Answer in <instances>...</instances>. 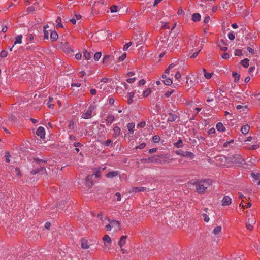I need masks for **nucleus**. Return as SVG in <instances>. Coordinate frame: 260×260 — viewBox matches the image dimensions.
<instances>
[{
  "label": "nucleus",
  "mask_w": 260,
  "mask_h": 260,
  "mask_svg": "<svg viewBox=\"0 0 260 260\" xmlns=\"http://www.w3.org/2000/svg\"><path fill=\"white\" fill-rule=\"evenodd\" d=\"M228 164L231 163L234 166L239 167L245 164V160L239 154H235L230 156L227 158Z\"/></svg>",
  "instance_id": "f257e3e1"
},
{
  "label": "nucleus",
  "mask_w": 260,
  "mask_h": 260,
  "mask_svg": "<svg viewBox=\"0 0 260 260\" xmlns=\"http://www.w3.org/2000/svg\"><path fill=\"white\" fill-rule=\"evenodd\" d=\"M211 181L208 180H202L194 183L196 189L199 193H203L208 187L211 184Z\"/></svg>",
  "instance_id": "f03ea898"
},
{
  "label": "nucleus",
  "mask_w": 260,
  "mask_h": 260,
  "mask_svg": "<svg viewBox=\"0 0 260 260\" xmlns=\"http://www.w3.org/2000/svg\"><path fill=\"white\" fill-rule=\"evenodd\" d=\"M103 240L104 243V245L103 247V250L105 252H108L110 249L109 247L111 244V239L108 235H105L103 238Z\"/></svg>",
  "instance_id": "7ed1b4c3"
},
{
  "label": "nucleus",
  "mask_w": 260,
  "mask_h": 260,
  "mask_svg": "<svg viewBox=\"0 0 260 260\" xmlns=\"http://www.w3.org/2000/svg\"><path fill=\"white\" fill-rule=\"evenodd\" d=\"M94 108L90 107L87 111L83 113L81 116L82 118L85 119H88L91 118L94 114L93 113Z\"/></svg>",
  "instance_id": "20e7f679"
},
{
  "label": "nucleus",
  "mask_w": 260,
  "mask_h": 260,
  "mask_svg": "<svg viewBox=\"0 0 260 260\" xmlns=\"http://www.w3.org/2000/svg\"><path fill=\"white\" fill-rule=\"evenodd\" d=\"M176 153L180 156H182L183 157H189L190 158H193L194 157V155L193 153L191 152L188 151H183L181 150H178L176 151Z\"/></svg>",
  "instance_id": "39448f33"
},
{
  "label": "nucleus",
  "mask_w": 260,
  "mask_h": 260,
  "mask_svg": "<svg viewBox=\"0 0 260 260\" xmlns=\"http://www.w3.org/2000/svg\"><path fill=\"white\" fill-rule=\"evenodd\" d=\"M161 41L166 46H170L172 44V38L169 39V38H167L166 36H164V37L161 38Z\"/></svg>",
  "instance_id": "423d86ee"
},
{
  "label": "nucleus",
  "mask_w": 260,
  "mask_h": 260,
  "mask_svg": "<svg viewBox=\"0 0 260 260\" xmlns=\"http://www.w3.org/2000/svg\"><path fill=\"white\" fill-rule=\"evenodd\" d=\"M232 203L231 198L228 196H225L222 200V205L225 206L229 205Z\"/></svg>",
  "instance_id": "0eeeda50"
},
{
  "label": "nucleus",
  "mask_w": 260,
  "mask_h": 260,
  "mask_svg": "<svg viewBox=\"0 0 260 260\" xmlns=\"http://www.w3.org/2000/svg\"><path fill=\"white\" fill-rule=\"evenodd\" d=\"M36 134L41 138L45 137V132L44 128L42 126H39L36 131Z\"/></svg>",
  "instance_id": "6e6552de"
},
{
  "label": "nucleus",
  "mask_w": 260,
  "mask_h": 260,
  "mask_svg": "<svg viewBox=\"0 0 260 260\" xmlns=\"http://www.w3.org/2000/svg\"><path fill=\"white\" fill-rule=\"evenodd\" d=\"M146 188L144 187H133L130 189L129 192L130 193H136L143 191Z\"/></svg>",
  "instance_id": "1a4fd4ad"
},
{
  "label": "nucleus",
  "mask_w": 260,
  "mask_h": 260,
  "mask_svg": "<svg viewBox=\"0 0 260 260\" xmlns=\"http://www.w3.org/2000/svg\"><path fill=\"white\" fill-rule=\"evenodd\" d=\"M101 176V171L100 170H96L91 176H87L86 177V181H89L93 177L95 178H99Z\"/></svg>",
  "instance_id": "9d476101"
},
{
  "label": "nucleus",
  "mask_w": 260,
  "mask_h": 260,
  "mask_svg": "<svg viewBox=\"0 0 260 260\" xmlns=\"http://www.w3.org/2000/svg\"><path fill=\"white\" fill-rule=\"evenodd\" d=\"M119 175V172L117 171H112V172L107 173L106 175V176L108 178L112 179L114 177L118 176Z\"/></svg>",
  "instance_id": "9b49d317"
},
{
  "label": "nucleus",
  "mask_w": 260,
  "mask_h": 260,
  "mask_svg": "<svg viewBox=\"0 0 260 260\" xmlns=\"http://www.w3.org/2000/svg\"><path fill=\"white\" fill-rule=\"evenodd\" d=\"M112 229H113L114 231H117L119 229V222L116 220H111L109 221Z\"/></svg>",
  "instance_id": "f8f14e48"
},
{
  "label": "nucleus",
  "mask_w": 260,
  "mask_h": 260,
  "mask_svg": "<svg viewBox=\"0 0 260 260\" xmlns=\"http://www.w3.org/2000/svg\"><path fill=\"white\" fill-rule=\"evenodd\" d=\"M204 211L205 213H203L202 216L204 218V220L205 221V222H208L209 221V217L208 215H207V214L210 215V211H209L208 208H205L204 209Z\"/></svg>",
  "instance_id": "ddd939ff"
},
{
  "label": "nucleus",
  "mask_w": 260,
  "mask_h": 260,
  "mask_svg": "<svg viewBox=\"0 0 260 260\" xmlns=\"http://www.w3.org/2000/svg\"><path fill=\"white\" fill-rule=\"evenodd\" d=\"M90 246V244L89 243L88 241L86 239H83L81 240V247L83 249H88Z\"/></svg>",
  "instance_id": "4468645a"
},
{
  "label": "nucleus",
  "mask_w": 260,
  "mask_h": 260,
  "mask_svg": "<svg viewBox=\"0 0 260 260\" xmlns=\"http://www.w3.org/2000/svg\"><path fill=\"white\" fill-rule=\"evenodd\" d=\"M177 118V115L172 113H169L168 114V117L167 121L169 122L175 121Z\"/></svg>",
  "instance_id": "2eb2a0df"
},
{
  "label": "nucleus",
  "mask_w": 260,
  "mask_h": 260,
  "mask_svg": "<svg viewBox=\"0 0 260 260\" xmlns=\"http://www.w3.org/2000/svg\"><path fill=\"white\" fill-rule=\"evenodd\" d=\"M56 99V98H49V99L47 102V106L48 108H53V106H54V103H55V101Z\"/></svg>",
  "instance_id": "dca6fc26"
},
{
  "label": "nucleus",
  "mask_w": 260,
  "mask_h": 260,
  "mask_svg": "<svg viewBox=\"0 0 260 260\" xmlns=\"http://www.w3.org/2000/svg\"><path fill=\"white\" fill-rule=\"evenodd\" d=\"M113 137L117 138L120 134L121 129L119 127L115 126L113 127Z\"/></svg>",
  "instance_id": "f3484780"
},
{
  "label": "nucleus",
  "mask_w": 260,
  "mask_h": 260,
  "mask_svg": "<svg viewBox=\"0 0 260 260\" xmlns=\"http://www.w3.org/2000/svg\"><path fill=\"white\" fill-rule=\"evenodd\" d=\"M127 128L128 129L129 135H132L134 134V128L135 127V124L134 123H129L127 125Z\"/></svg>",
  "instance_id": "a211bd4d"
},
{
  "label": "nucleus",
  "mask_w": 260,
  "mask_h": 260,
  "mask_svg": "<svg viewBox=\"0 0 260 260\" xmlns=\"http://www.w3.org/2000/svg\"><path fill=\"white\" fill-rule=\"evenodd\" d=\"M26 39L27 41H29L31 43L37 42V40L35 39V36L33 34H27Z\"/></svg>",
  "instance_id": "6ab92c4d"
},
{
  "label": "nucleus",
  "mask_w": 260,
  "mask_h": 260,
  "mask_svg": "<svg viewBox=\"0 0 260 260\" xmlns=\"http://www.w3.org/2000/svg\"><path fill=\"white\" fill-rule=\"evenodd\" d=\"M250 129V126L246 124L244 126H243L241 128V132L243 134H246L248 133Z\"/></svg>",
  "instance_id": "aec40b11"
},
{
  "label": "nucleus",
  "mask_w": 260,
  "mask_h": 260,
  "mask_svg": "<svg viewBox=\"0 0 260 260\" xmlns=\"http://www.w3.org/2000/svg\"><path fill=\"white\" fill-rule=\"evenodd\" d=\"M126 236H122L118 242V245L119 246L122 247L126 243Z\"/></svg>",
  "instance_id": "412c9836"
},
{
  "label": "nucleus",
  "mask_w": 260,
  "mask_h": 260,
  "mask_svg": "<svg viewBox=\"0 0 260 260\" xmlns=\"http://www.w3.org/2000/svg\"><path fill=\"white\" fill-rule=\"evenodd\" d=\"M134 95V93L133 92H129L127 94L126 98L128 104H131L133 102Z\"/></svg>",
  "instance_id": "4be33fe9"
},
{
  "label": "nucleus",
  "mask_w": 260,
  "mask_h": 260,
  "mask_svg": "<svg viewBox=\"0 0 260 260\" xmlns=\"http://www.w3.org/2000/svg\"><path fill=\"white\" fill-rule=\"evenodd\" d=\"M114 119H115L114 116L111 114V115H109L107 117L106 121L107 124H111L114 121Z\"/></svg>",
  "instance_id": "5701e85b"
},
{
  "label": "nucleus",
  "mask_w": 260,
  "mask_h": 260,
  "mask_svg": "<svg viewBox=\"0 0 260 260\" xmlns=\"http://www.w3.org/2000/svg\"><path fill=\"white\" fill-rule=\"evenodd\" d=\"M173 145L176 148H182L183 146V143L181 139L178 140L177 142L173 143Z\"/></svg>",
  "instance_id": "b1692460"
},
{
  "label": "nucleus",
  "mask_w": 260,
  "mask_h": 260,
  "mask_svg": "<svg viewBox=\"0 0 260 260\" xmlns=\"http://www.w3.org/2000/svg\"><path fill=\"white\" fill-rule=\"evenodd\" d=\"M156 156H153L152 157H149L147 159H145V162H156L158 159L156 158Z\"/></svg>",
  "instance_id": "393cba45"
},
{
  "label": "nucleus",
  "mask_w": 260,
  "mask_h": 260,
  "mask_svg": "<svg viewBox=\"0 0 260 260\" xmlns=\"http://www.w3.org/2000/svg\"><path fill=\"white\" fill-rule=\"evenodd\" d=\"M201 15L199 13H194L192 16V20L194 22H197L200 20Z\"/></svg>",
  "instance_id": "a878e982"
},
{
  "label": "nucleus",
  "mask_w": 260,
  "mask_h": 260,
  "mask_svg": "<svg viewBox=\"0 0 260 260\" xmlns=\"http://www.w3.org/2000/svg\"><path fill=\"white\" fill-rule=\"evenodd\" d=\"M216 127L217 129L220 132H223L225 131V127L221 122L218 123L216 124Z\"/></svg>",
  "instance_id": "bb28decb"
},
{
  "label": "nucleus",
  "mask_w": 260,
  "mask_h": 260,
  "mask_svg": "<svg viewBox=\"0 0 260 260\" xmlns=\"http://www.w3.org/2000/svg\"><path fill=\"white\" fill-rule=\"evenodd\" d=\"M58 37L57 33L55 31H53L50 34V38L53 41H56Z\"/></svg>",
  "instance_id": "cd10ccee"
},
{
  "label": "nucleus",
  "mask_w": 260,
  "mask_h": 260,
  "mask_svg": "<svg viewBox=\"0 0 260 260\" xmlns=\"http://www.w3.org/2000/svg\"><path fill=\"white\" fill-rule=\"evenodd\" d=\"M203 72H204V75L205 77L207 79H209L212 77V75L213 74V73H208L207 72L205 69H203Z\"/></svg>",
  "instance_id": "c85d7f7f"
},
{
  "label": "nucleus",
  "mask_w": 260,
  "mask_h": 260,
  "mask_svg": "<svg viewBox=\"0 0 260 260\" xmlns=\"http://www.w3.org/2000/svg\"><path fill=\"white\" fill-rule=\"evenodd\" d=\"M22 36L21 35L17 36L15 38V41L14 42V44H21L22 43Z\"/></svg>",
  "instance_id": "c756f323"
},
{
  "label": "nucleus",
  "mask_w": 260,
  "mask_h": 260,
  "mask_svg": "<svg viewBox=\"0 0 260 260\" xmlns=\"http://www.w3.org/2000/svg\"><path fill=\"white\" fill-rule=\"evenodd\" d=\"M221 44H222L223 45H225L224 42L222 40H220V42H219L218 46L220 48V49L221 50L223 51H226L228 50V47L226 46H222L221 45Z\"/></svg>",
  "instance_id": "7c9ffc66"
},
{
  "label": "nucleus",
  "mask_w": 260,
  "mask_h": 260,
  "mask_svg": "<svg viewBox=\"0 0 260 260\" xmlns=\"http://www.w3.org/2000/svg\"><path fill=\"white\" fill-rule=\"evenodd\" d=\"M254 223H255V221H251V222H250V221L249 220L246 224L247 229H248L249 230H252L253 229L252 225L253 224H254Z\"/></svg>",
  "instance_id": "2f4dec72"
},
{
  "label": "nucleus",
  "mask_w": 260,
  "mask_h": 260,
  "mask_svg": "<svg viewBox=\"0 0 260 260\" xmlns=\"http://www.w3.org/2000/svg\"><path fill=\"white\" fill-rule=\"evenodd\" d=\"M249 59L247 58H245L243 60L241 61V64L245 68H247L249 66Z\"/></svg>",
  "instance_id": "473e14b6"
},
{
  "label": "nucleus",
  "mask_w": 260,
  "mask_h": 260,
  "mask_svg": "<svg viewBox=\"0 0 260 260\" xmlns=\"http://www.w3.org/2000/svg\"><path fill=\"white\" fill-rule=\"evenodd\" d=\"M83 57L85 58V59L86 60H89L90 59V57H91V55H90V53L88 52L87 51L85 50L84 52V54H83Z\"/></svg>",
  "instance_id": "72a5a7b5"
},
{
  "label": "nucleus",
  "mask_w": 260,
  "mask_h": 260,
  "mask_svg": "<svg viewBox=\"0 0 260 260\" xmlns=\"http://www.w3.org/2000/svg\"><path fill=\"white\" fill-rule=\"evenodd\" d=\"M221 231V226H218L214 228V229L213 231V233L215 235L218 234Z\"/></svg>",
  "instance_id": "f704fd0d"
},
{
  "label": "nucleus",
  "mask_w": 260,
  "mask_h": 260,
  "mask_svg": "<svg viewBox=\"0 0 260 260\" xmlns=\"http://www.w3.org/2000/svg\"><path fill=\"white\" fill-rule=\"evenodd\" d=\"M232 76L234 78V82H237L240 78V75L236 72H233L232 73Z\"/></svg>",
  "instance_id": "c9c22d12"
},
{
  "label": "nucleus",
  "mask_w": 260,
  "mask_h": 260,
  "mask_svg": "<svg viewBox=\"0 0 260 260\" xmlns=\"http://www.w3.org/2000/svg\"><path fill=\"white\" fill-rule=\"evenodd\" d=\"M68 127H69V129H70L73 131H75V127L74 126V123L73 121H70L69 122Z\"/></svg>",
  "instance_id": "e433bc0d"
},
{
  "label": "nucleus",
  "mask_w": 260,
  "mask_h": 260,
  "mask_svg": "<svg viewBox=\"0 0 260 260\" xmlns=\"http://www.w3.org/2000/svg\"><path fill=\"white\" fill-rule=\"evenodd\" d=\"M101 55H102V54L100 52H98L95 53L94 55V59L95 61H98L99 60V59L101 58Z\"/></svg>",
  "instance_id": "4c0bfd02"
},
{
  "label": "nucleus",
  "mask_w": 260,
  "mask_h": 260,
  "mask_svg": "<svg viewBox=\"0 0 260 260\" xmlns=\"http://www.w3.org/2000/svg\"><path fill=\"white\" fill-rule=\"evenodd\" d=\"M258 70V68L256 69V67L253 66V67H251L249 69V73L252 75V76H253L254 75V73L255 72V70L257 71Z\"/></svg>",
  "instance_id": "58836bf2"
},
{
  "label": "nucleus",
  "mask_w": 260,
  "mask_h": 260,
  "mask_svg": "<svg viewBox=\"0 0 260 260\" xmlns=\"http://www.w3.org/2000/svg\"><path fill=\"white\" fill-rule=\"evenodd\" d=\"M160 138L158 135H155L152 138V141L154 143H158L159 142Z\"/></svg>",
  "instance_id": "ea45409f"
},
{
  "label": "nucleus",
  "mask_w": 260,
  "mask_h": 260,
  "mask_svg": "<svg viewBox=\"0 0 260 260\" xmlns=\"http://www.w3.org/2000/svg\"><path fill=\"white\" fill-rule=\"evenodd\" d=\"M253 246L254 248L256 249L257 252H260V244L257 242H254L253 244Z\"/></svg>",
  "instance_id": "a19ab883"
},
{
  "label": "nucleus",
  "mask_w": 260,
  "mask_h": 260,
  "mask_svg": "<svg viewBox=\"0 0 260 260\" xmlns=\"http://www.w3.org/2000/svg\"><path fill=\"white\" fill-rule=\"evenodd\" d=\"M164 83L166 85H170L172 84V80L170 78H167L164 80Z\"/></svg>",
  "instance_id": "79ce46f5"
},
{
  "label": "nucleus",
  "mask_w": 260,
  "mask_h": 260,
  "mask_svg": "<svg viewBox=\"0 0 260 260\" xmlns=\"http://www.w3.org/2000/svg\"><path fill=\"white\" fill-rule=\"evenodd\" d=\"M99 86H98V88H100V89L102 90H105L106 88V85L105 84L102 83H99Z\"/></svg>",
  "instance_id": "37998d69"
},
{
  "label": "nucleus",
  "mask_w": 260,
  "mask_h": 260,
  "mask_svg": "<svg viewBox=\"0 0 260 260\" xmlns=\"http://www.w3.org/2000/svg\"><path fill=\"white\" fill-rule=\"evenodd\" d=\"M151 90L150 88H147L146 90L144 91L143 92V95L145 97L148 96L150 93H151Z\"/></svg>",
  "instance_id": "c03bdc74"
},
{
  "label": "nucleus",
  "mask_w": 260,
  "mask_h": 260,
  "mask_svg": "<svg viewBox=\"0 0 260 260\" xmlns=\"http://www.w3.org/2000/svg\"><path fill=\"white\" fill-rule=\"evenodd\" d=\"M236 108L238 110H240V111H244L245 109H247V106H243L241 105H238L237 106H236Z\"/></svg>",
  "instance_id": "a18cd8bd"
},
{
  "label": "nucleus",
  "mask_w": 260,
  "mask_h": 260,
  "mask_svg": "<svg viewBox=\"0 0 260 260\" xmlns=\"http://www.w3.org/2000/svg\"><path fill=\"white\" fill-rule=\"evenodd\" d=\"M118 7L116 5H113L110 7V10L112 13L116 12Z\"/></svg>",
  "instance_id": "49530a36"
},
{
  "label": "nucleus",
  "mask_w": 260,
  "mask_h": 260,
  "mask_svg": "<svg viewBox=\"0 0 260 260\" xmlns=\"http://www.w3.org/2000/svg\"><path fill=\"white\" fill-rule=\"evenodd\" d=\"M126 53H123L120 56L118 57V61L119 62L122 61L126 58Z\"/></svg>",
  "instance_id": "de8ad7c7"
},
{
  "label": "nucleus",
  "mask_w": 260,
  "mask_h": 260,
  "mask_svg": "<svg viewBox=\"0 0 260 260\" xmlns=\"http://www.w3.org/2000/svg\"><path fill=\"white\" fill-rule=\"evenodd\" d=\"M11 157V155L9 153V152H7L5 153V157L6 158V161L7 162H10V157Z\"/></svg>",
  "instance_id": "09e8293b"
},
{
  "label": "nucleus",
  "mask_w": 260,
  "mask_h": 260,
  "mask_svg": "<svg viewBox=\"0 0 260 260\" xmlns=\"http://www.w3.org/2000/svg\"><path fill=\"white\" fill-rule=\"evenodd\" d=\"M112 141L110 139H108L103 143V144L105 146H109L111 145L112 144Z\"/></svg>",
  "instance_id": "8fccbe9b"
},
{
  "label": "nucleus",
  "mask_w": 260,
  "mask_h": 260,
  "mask_svg": "<svg viewBox=\"0 0 260 260\" xmlns=\"http://www.w3.org/2000/svg\"><path fill=\"white\" fill-rule=\"evenodd\" d=\"M132 43L129 42L128 43L125 44L123 46V50L126 51L127 50V49L132 45Z\"/></svg>",
  "instance_id": "3c124183"
},
{
  "label": "nucleus",
  "mask_w": 260,
  "mask_h": 260,
  "mask_svg": "<svg viewBox=\"0 0 260 260\" xmlns=\"http://www.w3.org/2000/svg\"><path fill=\"white\" fill-rule=\"evenodd\" d=\"M181 74L179 72H177L175 75V78L178 81V82H180L179 79L181 78Z\"/></svg>",
  "instance_id": "603ef678"
},
{
  "label": "nucleus",
  "mask_w": 260,
  "mask_h": 260,
  "mask_svg": "<svg viewBox=\"0 0 260 260\" xmlns=\"http://www.w3.org/2000/svg\"><path fill=\"white\" fill-rule=\"evenodd\" d=\"M8 54L7 51L6 50H3L0 53V56L1 57H5Z\"/></svg>",
  "instance_id": "864d4df0"
},
{
  "label": "nucleus",
  "mask_w": 260,
  "mask_h": 260,
  "mask_svg": "<svg viewBox=\"0 0 260 260\" xmlns=\"http://www.w3.org/2000/svg\"><path fill=\"white\" fill-rule=\"evenodd\" d=\"M44 38V39H48L49 38V32L46 30H43Z\"/></svg>",
  "instance_id": "5fc2aeb1"
},
{
  "label": "nucleus",
  "mask_w": 260,
  "mask_h": 260,
  "mask_svg": "<svg viewBox=\"0 0 260 260\" xmlns=\"http://www.w3.org/2000/svg\"><path fill=\"white\" fill-rule=\"evenodd\" d=\"M146 146V144L145 143H142L141 144H140L139 146H137L136 147V149H143L145 148V147Z\"/></svg>",
  "instance_id": "6e6d98bb"
},
{
  "label": "nucleus",
  "mask_w": 260,
  "mask_h": 260,
  "mask_svg": "<svg viewBox=\"0 0 260 260\" xmlns=\"http://www.w3.org/2000/svg\"><path fill=\"white\" fill-rule=\"evenodd\" d=\"M174 90L172 89L170 91H168L165 93V96L167 98L169 97L173 93H174Z\"/></svg>",
  "instance_id": "4d7b16f0"
},
{
  "label": "nucleus",
  "mask_w": 260,
  "mask_h": 260,
  "mask_svg": "<svg viewBox=\"0 0 260 260\" xmlns=\"http://www.w3.org/2000/svg\"><path fill=\"white\" fill-rule=\"evenodd\" d=\"M228 36L230 40H233L235 39V35L232 32L229 33Z\"/></svg>",
  "instance_id": "13d9d810"
},
{
  "label": "nucleus",
  "mask_w": 260,
  "mask_h": 260,
  "mask_svg": "<svg viewBox=\"0 0 260 260\" xmlns=\"http://www.w3.org/2000/svg\"><path fill=\"white\" fill-rule=\"evenodd\" d=\"M259 147V145H252L251 146V147L249 148L250 150H255Z\"/></svg>",
  "instance_id": "bf43d9fd"
},
{
  "label": "nucleus",
  "mask_w": 260,
  "mask_h": 260,
  "mask_svg": "<svg viewBox=\"0 0 260 260\" xmlns=\"http://www.w3.org/2000/svg\"><path fill=\"white\" fill-rule=\"evenodd\" d=\"M115 197L116 198V200L118 201H120L121 199V194L119 192H117L115 194Z\"/></svg>",
  "instance_id": "052dcab7"
},
{
  "label": "nucleus",
  "mask_w": 260,
  "mask_h": 260,
  "mask_svg": "<svg viewBox=\"0 0 260 260\" xmlns=\"http://www.w3.org/2000/svg\"><path fill=\"white\" fill-rule=\"evenodd\" d=\"M234 54L235 56H240L242 55V51L241 50L237 49L235 51Z\"/></svg>",
  "instance_id": "680f3d73"
},
{
  "label": "nucleus",
  "mask_w": 260,
  "mask_h": 260,
  "mask_svg": "<svg viewBox=\"0 0 260 260\" xmlns=\"http://www.w3.org/2000/svg\"><path fill=\"white\" fill-rule=\"evenodd\" d=\"M109 58V55L105 56L103 57V63L107 62L108 61Z\"/></svg>",
  "instance_id": "e2e57ef3"
},
{
  "label": "nucleus",
  "mask_w": 260,
  "mask_h": 260,
  "mask_svg": "<svg viewBox=\"0 0 260 260\" xmlns=\"http://www.w3.org/2000/svg\"><path fill=\"white\" fill-rule=\"evenodd\" d=\"M210 19V17L209 16H206L204 19V22L205 23H208L209 22Z\"/></svg>",
  "instance_id": "0e129e2a"
},
{
  "label": "nucleus",
  "mask_w": 260,
  "mask_h": 260,
  "mask_svg": "<svg viewBox=\"0 0 260 260\" xmlns=\"http://www.w3.org/2000/svg\"><path fill=\"white\" fill-rule=\"evenodd\" d=\"M69 139L71 142H73L76 140V138L73 135H69Z\"/></svg>",
  "instance_id": "69168bd1"
},
{
  "label": "nucleus",
  "mask_w": 260,
  "mask_h": 260,
  "mask_svg": "<svg viewBox=\"0 0 260 260\" xmlns=\"http://www.w3.org/2000/svg\"><path fill=\"white\" fill-rule=\"evenodd\" d=\"M15 171L16 173V174L19 176H20L21 175V172L19 168H16L15 169Z\"/></svg>",
  "instance_id": "338daca9"
},
{
  "label": "nucleus",
  "mask_w": 260,
  "mask_h": 260,
  "mask_svg": "<svg viewBox=\"0 0 260 260\" xmlns=\"http://www.w3.org/2000/svg\"><path fill=\"white\" fill-rule=\"evenodd\" d=\"M135 80H136V78L134 77V78L127 79L126 81L128 83H132L134 82Z\"/></svg>",
  "instance_id": "774afa93"
}]
</instances>
